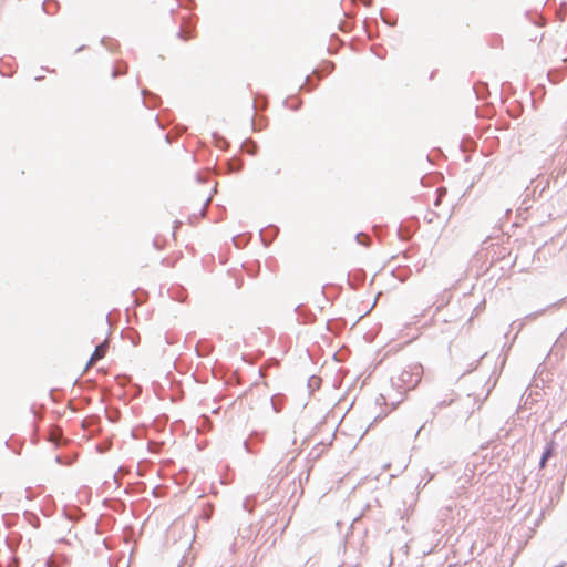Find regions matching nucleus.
<instances>
[{
  "label": "nucleus",
  "instance_id": "obj_1",
  "mask_svg": "<svg viewBox=\"0 0 567 567\" xmlns=\"http://www.w3.org/2000/svg\"><path fill=\"white\" fill-rule=\"evenodd\" d=\"M464 402L462 400L451 398L449 400L440 401L433 409V419L439 417L442 426H452L458 420H467L471 415L468 410H464Z\"/></svg>",
  "mask_w": 567,
  "mask_h": 567
},
{
  "label": "nucleus",
  "instance_id": "obj_20",
  "mask_svg": "<svg viewBox=\"0 0 567 567\" xmlns=\"http://www.w3.org/2000/svg\"><path fill=\"white\" fill-rule=\"evenodd\" d=\"M213 137L217 147L226 148V146L228 145V141L225 137L220 136L218 133H214Z\"/></svg>",
  "mask_w": 567,
  "mask_h": 567
},
{
  "label": "nucleus",
  "instance_id": "obj_31",
  "mask_svg": "<svg viewBox=\"0 0 567 567\" xmlns=\"http://www.w3.org/2000/svg\"><path fill=\"white\" fill-rule=\"evenodd\" d=\"M272 408L276 412H279L280 411V406L279 404H276L274 401H272Z\"/></svg>",
  "mask_w": 567,
  "mask_h": 567
},
{
  "label": "nucleus",
  "instance_id": "obj_32",
  "mask_svg": "<svg viewBox=\"0 0 567 567\" xmlns=\"http://www.w3.org/2000/svg\"><path fill=\"white\" fill-rule=\"evenodd\" d=\"M165 140H166V142H167V143H169V144L172 143L171 133H167V134L165 135Z\"/></svg>",
  "mask_w": 567,
  "mask_h": 567
},
{
  "label": "nucleus",
  "instance_id": "obj_11",
  "mask_svg": "<svg viewBox=\"0 0 567 567\" xmlns=\"http://www.w3.org/2000/svg\"><path fill=\"white\" fill-rule=\"evenodd\" d=\"M177 37L182 40H188V39H192L194 37V28L187 30L186 29V21L183 22V24L181 25V29L177 33Z\"/></svg>",
  "mask_w": 567,
  "mask_h": 567
},
{
  "label": "nucleus",
  "instance_id": "obj_8",
  "mask_svg": "<svg viewBox=\"0 0 567 567\" xmlns=\"http://www.w3.org/2000/svg\"><path fill=\"white\" fill-rule=\"evenodd\" d=\"M214 350V346L207 340H199L195 347L198 357H208Z\"/></svg>",
  "mask_w": 567,
  "mask_h": 567
},
{
  "label": "nucleus",
  "instance_id": "obj_16",
  "mask_svg": "<svg viewBox=\"0 0 567 567\" xmlns=\"http://www.w3.org/2000/svg\"><path fill=\"white\" fill-rule=\"evenodd\" d=\"M547 76H548V80L555 84L559 83L561 80V73L559 70H549Z\"/></svg>",
  "mask_w": 567,
  "mask_h": 567
},
{
  "label": "nucleus",
  "instance_id": "obj_35",
  "mask_svg": "<svg viewBox=\"0 0 567 567\" xmlns=\"http://www.w3.org/2000/svg\"><path fill=\"white\" fill-rule=\"evenodd\" d=\"M155 120H156V122L158 123V125L163 128V125H162V124H161V122H159V116H158V115L155 117Z\"/></svg>",
  "mask_w": 567,
  "mask_h": 567
},
{
  "label": "nucleus",
  "instance_id": "obj_15",
  "mask_svg": "<svg viewBox=\"0 0 567 567\" xmlns=\"http://www.w3.org/2000/svg\"><path fill=\"white\" fill-rule=\"evenodd\" d=\"M105 413H106V417L112 423L118 422V420L121 417V412L117 409H106Z\"/></svg>",
  "mask_w": 567,
  "mask_h": 567
},
{
  "label": "nucleus",
  "instance_id": "obj_18",
  "mask_svg": "<svg viewBox=\"0 0 567 567\" xmlns=\"http://www.w3.org/2000/svg\"><path fill=\"white\" fill-rule=\"evenodd\" d=\"M355 240H357L358 244L363 245L365 247H368L370 245V241H371L370 237L367 234H364V233H358L355 235Z\"/></svg>",
  "mask_w": 567,
  "mask_h": 567
},
{
  "label": "nucleus",
  "instance_id": "obj_17",
  "mask_svg": "<svg viewBox=\"0 0 567 567\" xmlns=\"http://www.w3.org/2000/svg\"><path fill=\"white\" fill-rule=\"evenodd\" d=\"M486 90H487V84H485V83H480V84L474 85V91L476 93V96L481 100L485 99Z\"/></svg>",
  "mask_w": 567,
  "mask_h": 567
},
{
  "label": "nucleus",
  "instance_id": "obj_10",
  "mask_svg": "<svg viewBox=\"0 0 567 567\" xmlns=\"http://www.w3.org/2000/svg\"><path fill=\"white\" fill-rule=\"evenodd\" d=\"M126 71H127V64L125 62H123V61H117L115 63V65L113 66L111 75H112L113 79H116L120 75L125 74Z\"/></svg>",
  "mask_w": 567,
  "mask_h": 567
},
{
  "label": "nucleus",
  "instance_id": "obj_2",
  "mask_svg": "<svg viewBox=\"0 0 567 567\" xmlns=\"http://www.w3.org/2000/svg\"><path fill=\"white\" fill-rule=\"evenodd\" d=\"M423 367L420 363H414L404 369L400 377V386L404 388L405 391L413 390L422 379Z\"/></svg>",
  "mask_w": 567,
  "mask_h": 567
},
{
  "label": "nucleus",
  "instance_id": "obj_12",
  "mask_svg": "<svg viewBox=\"0 0 567 567\" xmlns=\"http://www.w3.org/2000/svg\"><path fill=\"white\" fill-rule=\"evenodd\" d=\"M243 147L245 148L246 153H248L250 155L257 154L258 145L252 140H247L246 142H244Z\"/></svg>",
  "mask_w": 567,
  "mask_h": 567
},
{
  "label": "nucleus",
  "instance_id": "obj_37",
  "mask_svg": "<svg viewBox=\"0 0 567 567\" xmlns=\"http://www.w3.org/2000/svg\"><path fill=\"white\" fill-rule=\"evenodd\" d=\"M252 131H257L256 126H255V120L252 118Z\"/></svg>",
  "mask_w": 567,
  "mask_h": 567
},
{
  "label": "nucleus",
  "instance_id": "obj_34",
  "mask_svg": "<svg viewBox=\"0 0 567 567\" xmlns=\"http://www.w3.org/2000/svg\"><path fill=\"white\" fill-rule=\"evenodd\" d=\"M43 79H44V76L41 74H38V76H35V81H42Z\"/></svg>",
  "mask_w": 567,
  "mask_h": 567
},
{
  "label": "nucleus",
  "instance_id": "obj_24",
  "mask_svg": "<svg viewBox=\"0 0 567 567\" xmlns=\"http://www.w3.org/2000/svg\"><path fill=\"white\" fill-rule=\"evenodd\" d=\"M233 241H234V245L237 247V248H241L246 245V239L243 235H238V236H235L233 238Z\"/></svg>",
  "mask_w": 567,
  "mask_h": 567
},
{
  "label": "nucleus",
  "instance_id": "obj_27",
  "mask_svg": "<svg viewBox=\"0 0 567 567\" xmlns=\"http://www.w3.org/2000/svg\"><path fill=\"white\" fill-rule=\"evenodd\" d=\"M333 69H334V64H333L332 62H329V63L327 64V70H326V72H324V75H327V74L331 73Z\"/></svg>",
  "mask_w": 567,
  "mask_h": 567
},
{
  "label": "nucleus",
  "instance_id": "obj_38",
  "mask_svg": "<svg viewBox=\"0 0 567 567\" xmlns=\"http://www.w3.org/2000/svg\"><path fill=\"white\" fill-rule=\"evenodd\" d=\"M210 202V197H208L205 202V206L208 205V203Z\"/></svg>",
  "mask_w": 567,
  "mask_h": 567
},
{
  "label": "nucleus",
  "instance_id": "obj_26",
  "mask_svg": "<svg viewBox=\"0 0 567 567\" xmlns=\"http://www.w3.org/2000/svg\"><path fill=\"white\" fill-rule=\"evenodd\" d=\"M544 311H545V310H542V311H539V312H533V313H529V315H527V316L525 317V319H529V320H532V319H536V318H537V316H538L539 313H543Z\"/></svg>",
  "mask_w": 567,
  "mask_h": 567
},
{
  "label": "nucleus",
  "instance_id": "obj_39",
  "mask_svg": "<svg viewBox=\"0 0 567 567\" xmlns=\"http://www.w3.org/2000/svg\"><path fill=\"white\" fill-rule=\"evenodd\" d=\"M478 363H480V360H476V362L474 364V369L477 368Z\"/></svg>",
  "mask_w": 567,
  "mask_h": 567
},
{
  "label": "nucleus",
  "instance_id": "obj_22",
  "mask_svg": "<svg viewBox=\"0 0 567 567\" xmlns=\"http://www.w3.org/2000/svg\"><path fill=\"white\" fill-rule=\"evenodd\" d=\"M327 324H328V330L336 331L337 329H341L344 323L339 319H334V320H329Z\"/></svg>",
  "mask_w": 567,
  "mask_h": 567
},
{
  "label": "nucleus",
  "instance_id": "obj_29",
  "mask_svg": "<svg viewBox=\"0 0 567 567\" xmlns=\"http://www.w3.org/2000/svg\"><path fill=\"white\" fill-rule=\"evenodd\" d=\"M485 306V300H483L475 309H474V312L475 315L478 313V311H481L482 308H484Z\"/></svg>",
  "mask_w": 567,
  "mask_h": 567
},
{
  "label": "nucleus",
  "instance_id": "obj_40",
  "mask_svg": "<svg viewBox=\"0 0 567 567\" xmlns=\"http://www.w3.org/2000/svg\"><path fill=\"white\" fill-rule=\"evenodd\" d=\"M478 363H480V360H476V362L474 364V369L477 368Z\"/></svg>",
  "mask_w": 567,
  "mask_h": 567
},
{
  "label": "nucleus",
  "instance_id": "obj_3",
  "mask_svg": "<svg viewBox=\"0 0 567 567\" xmlns=\"http://www.w3.org/2000/svg\"><path fill=\"white\" fill-rule=\"evenodd\" d=\"M265 440V432L252 431L248 439L244 441V447L247 453L258 454V451L254 449L257 443H262Z\"/></svg>",
  "mask_w": 567,
  "mask_h": 567
},
{
  "label": "nucleus",
  "instance_id": "obj_14",
  "mask_svg": "<svg viewBox=\"0 0 567 567\" xmlns=\"http://www.w3.org/2000/svg\"><path fill=\"white\" fill-rule=\"evenodd\" d=\"M227 165H228V171H230V172H239V171H241V168L244 166L241 159H239V158L229 159Z\"/></svg>",
  "mask_w": 567,
  "mask_h": 567
},
{
  "label": "nucleus",
  "instance_id": "obj_13",
  "mask_svg": "<svg viewBox=\"0 0 567 567\" xmlns=\"http://www.w3.org/2000/svg\"><path fill=\"white\" fill-rule=\"evenodd\" d=\"M321 386V378L317 375H311L308 380V388L310 392H315Z\"/></svg>",
  "mask_w": 567,
  "mask_h": 567
},
{
  "label": "nucleus",
  "instance_id": "obj_6",
  "mask_svg": "<svg viewBox=\"0 0 567 567\" xmlns=\"http://www.w3.org/2000/svg\"><path fill=\"white\" fill-rule=\"evenodd\" d=\"M107 342L106 341H103L101 343H99L96 347H95V350L93 351V353L91 354V358L86 364V369L92 365L93 363H95L96 361L101 360L102 358H104L106 351H107Z\"/></svg>",
  "mask_w": 567,
  "mask_h": 567
},
{
  "label": "nucleus",
  "instance_id": "obj_41",
  "mask_svg": "<svg viewBox=\"0 0 567 567\" xmlns=\"http://www.w3.org/2000/svg\"><path fill=\"white\" fill-rule=\"evenodd\" d=\"M478 363H480V360H476V362L474 364V369L477 368Z\"/></svg>",
  "mask_w": 567,
  "mask_h": 567
},
{
  "label": "nucleus",
  "instance_id": "obj_33",
  "mask_svg": "<svg viewBox=\"0 0 567 567\" xmlns=\"http://www.w3.org/2000/svg\"><path fill=\"white\" fill-rule=\"evenodd\" d=\"M47 566L48 567H55L54 564H53V559L50 558L48 561H47Z\"/></svg>",
  "mask_w": 567,
  "mask_h": 567
},
{
  "label": "nucleus",
  "instance_id": "obj_36",
  "mask_svg": "<svg viewBox=\"0 0 567 567\" xmlns=\"http://www.w3.org/2000/svg\"><path fill=\"white\" fill-rule=\"evenodd\" d=\"M423 429H424V424L417 430L416 435H419Z\"/></svg>",
  "mask_w": 567,
  "mask_h": 567
},
{
  "label": "nucleus",
  "instance_id": "obj_28",
  "mask_svg": "<svg viewBox=\"0 0 567 567\" xmlns=\"http://www.w3.org/2000/svg\"><path fill=\"white\" fill-rule=\"evenodd\" d=\"M382 20L389 24V25H395L396 21L395 20H390L389 18L382 16Z\"/></svg>",
  "mask_w": 567,
  "mask_h": 567
},
{
  "label": "nucleus",
  "instance_id": "obj_4",
  "mask_svg": "<svg viewBox=\"0 0 567 567\" xmlns=\"http://www.w3.org/2000/svg\"><path fill=\"white\" fill-rule=\"evenodd\" d=\"M279 233V228L275 225H269L259 231V237L262 244L267 247L269 246L274 239L277 237Z\"/></svg>",
  "mask_w": 567,
  "mask_h": 567
},
{
  "label": "nucleus",
  "instance_id": "obj_5",
  "mask_svg": "<svg viewBox=\"0 0 567 567\" xmlns=\"http://www.w3.org/2000/svg\"><path fill=\"white\" fill-rule=\"evenodd\" d=\"M142 93V96H143V104L147 107H151V109H155L157 106H159L162 100L159 97V95L151 92L150 90L147 89H142L141 91Z\"/></svg>",
  "mask_w": 567,
  "mask_h": 567
},
{
  "label": "nucleus",
  "instance_id": "obj_7",
  "mask_svg": "<svg viewBox=\"0 0 567 567\" xmlns=\"http://www.w3.org/2000/svg\"><path fill=\"white\" fill-rule=\"evenodd\" d=\"M555 442L554 441H550L548 442L545 447H544V451L542 453V456H540V460H539V468L543 470L546 467L547 465V462L549 458H551L555 454Z\"/></svg>",
  "mask_w": 567,
  "mask_h": 567
},
{
  "label": "nucleus",
  "instance_id": "obj_30",
  "mask_svg": "<svg viewBox=\"0 0 567 567\" xmlns=\"http://www.w3.org/2000/svg\"><path fill=\"white\" fill-rule=\"evenodd\" d=\"M295 311H296L298 315H302L303 306H302V305L297 306Z\"/></svg>",
  "mask_w": 567,
  "mask_h": 567
},
{
  "label": "nucleus",
  "instance_id": "obj_21",
  "mask_svg": "<svg viewBox=\"0 0 567 567\" xmlns=\"http://www.w3.org/2000/svg\"><path fill=\"white\" fill-rule=\"evenodd\" d=\"M101 43L110 51H113L114 48L118 45V43L111 38H103Z\"/></svg>",
  "mask_w": 567,
  "mask_h": 567
},
{
  "label": "nucleus",
  "instance_id": "obj_25",
  "mask_svg": "<svg viewBox=\"0 0 567 567\" xmlns=\"http://www.w3.org/2000/svg\"><path fill=\"white\" fill-rule=\"evenodd\" d=\"M50 6H56V2L54 0H45L43 2V10L49 13V14H52V11L50 10Z\"/></svg>",
  "mask_w": 567,
  "mask_h": 567
},
{
  "label": "nucleus",
  "instance_id": "obj_19",
  "mask_svg": "<svg viewBox=\"0 0 567 567\" xmlns=\"http://www.w3.org/2000/svg\"><path fill=\"white\" fill-rule=\"evenodd\" d=\"M24 516L29 519L30 524L33 527H35V528L40 527V518L34 513L25 512Z\"/></svg>",
  "mask_w": 567,
  "mask_h": 567
},
{
  "label": "nucleus",
  "instance_id": "obj_23",
  "mask_svg": "<svg viewBox=\"0 0 567 567\" xmlns=\"http://www.w3.org/2000/svg\"><path fill=\"white\" fill-rule=\"evenodd\" d=\"M317 86V83H312L311 82V78L310 75H307L306 79H305V83L303 85L301 86V89H305L307 91H312L315 87Z\"/></svg>",
  "mask_w": 567,
  "mask_h": 567
},
{
  "label": "nucleus",
  "instance_id": "obj_9",
  "mask_svg": "<svg viewBox=\"0 0 567 567\" xmlns=\"http://www.w3.org/2000/svg\"><path fill=\"white\" fill-rule=\"evenodd\" d=\"M168 422V416L166 414H162L159 416H156L153 422L152 426L157 431L162 432L166 427V424Z\"/></svg>",
  "mask_w": 567,
  "mask_h": 567
}]
</instances>
